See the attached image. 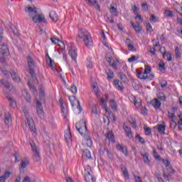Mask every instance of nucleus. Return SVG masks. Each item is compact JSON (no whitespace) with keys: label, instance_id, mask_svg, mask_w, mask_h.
I'll list each match as a JSON object with an SVG mask.
<instances>
[{"label":"nucleus","instance_id":"obj_1","mask_svg":"<svg viewBox=\"0 0 182 182\" xmlns=\"http://www.w3.org/2000/svg\"><path fill=\"white\" fill-rule=\"evenodd\" d=\"M75 127L79 132L80 134L84 137L87 147H92L93 146V141L89 136V132L87 131V126H86V122L85 119H82L75 124Z\"/></svg>","mask_w":182,"mask_h":182},{"label":"nucleus","instance_id":"obj_2","mask_svg":"<svg viewBox=\"0 0 182 182\" xmlns=\"http://www.w3.org/2000/svg\"><path fill=\"white\" fill-rule=\"evenodd\" d=\"M25 11L28 14L30 18H32L33 22L36 23H46V19L45 18V16L43 14H39L38 13V9L36 7L32 8L31 6H27L25 9Z\"/></svg>","mask_w":182,"mask_h":182},{"label":"nucleus","instance_id":"obj_3","mask_svg":"<svg viewBox=\"0 0 182 182\" xmlns=\"http://www.w3.org/2000/svg\"><path fill=\"white\" fill-rule=\"evenodd\" d=\"M78 37L81 39L85 45L86 48L90 49L93 46V40L92 39V36L87 30L80 29L78 32Z\"/></svg>","mask_w":182,"mask_h":182},{"label":"nucleus","instance_id":"obj_4","mask_svg":"<svg viewBox=\"0 0 182 182\" xmlns=\"http://www.w3.org/2000/svg\"><path fill=\"white\" fill-rule=\"evenodd\" d=\"M22 110L26 116V118L27 119V123L28 124V127L33 133H36V127H35V122H33V119L29 117V112H28V110H26V107H23Z\"/></svg>","mask_w":182,"mask_h":182},{"label":"nucleus","instance_id":"obj_5","mask_svg":"<svg viewBox=\"0 0 182 182\" xmlns=\"http://www.w3.org/2000/svg\"><path fill=\"white\" fill-rule=\"evenodd\" d=\"M22 110L26 116V118L27 119V123L28 124V127L33 133H36V127H35V122H33V119L29 117V112H28V110H26V107H23Z\"/></svg>","mask_w":182,"mask_h":182},{"label":"nucleus","instance_id":"obj_6","mask_svg":"<svg viewBox=\"0 0 182 182\" xmlns=\"http://www.w3.org/2000/svg\"><path fill=\"white\" fill-rule=\"evenodd\" d=\"M135 19L136 20L139 19V21H136V25H134V23L132 21L130 22V23L132 24V26L134 29L135 32L136 33H140L142 29L141 26H140V23L143 22V18H141V15L137 14L136 16H135Z\"/></svg>","mask_w":182,"mask_h":182},{"label":"nucleus","instance_id":"obj_7","mask_svg":"<svg viewBox=\"0 0 182 182\" xmlns=\"http://www.w3.org/2000/svg\"><path fill=\"white\" fill-rule=\"evenodd\" d=\"M90 166L87 165L85 168V181L86 182H96V178L90 174Z\"/></svg>","mask_w":182,"mask_h":182},{"label":"nucleus","instance_id":"obj_8","mask_svg":"<svg viewBox=\"0 0 182 182\" xmlns=\"http://www.w3.org/2000/svg\"><path fill=\"white\" fill-rule=\"evenodd\" d=\"M31 146L33 150V161H41V155L39 154V149L35 145V143H31Z\"/></svg>","mask_w":182,"mask_h":182},{"label":"nucleus","instance_id":"obj_9","mask_svg":"<svg viewBox=\"0 0 182 182\" xmlns=\"http://www.w3.org/2000/svg\"><path fill=\"white\" fill-rule=\"evenodd\" d=\"M69 100L71 103L72 107H75V106H77V109H78L79 112H82V107L80 106V102L76 100V97L75 96H70L69 97Z\"/></svg>","mask_w":182,"mask_h":182},{"label":"nucleus","instance_id":"obj_10","mask_svg":"<svg viewBox=\"0 0 182 182\" xmlns=\"http://www.w3.org/2000/svg\"><path fill=\"white\" fill-rule=\"evenodd\" d=\"M36 112L38 117L42 119L43 117V107L42 106V103H41V101L36 100Z\"/></svg>","mask_w":182,"mask_h":182},{"label":"nucleus","instance_id":"obj_11","mask_svg":"<svg viewBox=\"0 0 182 182\" xmlns=\"http://www.w3.org/2000/svg\"><path fill=\"white\" fill-rule=\"evenodd\" d=\"M162 163L163 164H164L168 171V170H171L173 174L176 173V170L173 168V166H171V164L170 163V161H168V159H162Z\"/></svg>","mask_w":182,"mask_h":182},{"label":"nucleus","instance_id":"obj_12","mask_svg":"<svg viewBox=\"0 0 182 182\" xmlns=\"http://www.w3.org/2000/svg\"><path fill=\"white\" fill-rule=\"evenodd\" d=\"M68 53L71 57L72 60H74V62H77V52L75 49H73V47H71V49L69 50Z\"/></svg>","mask_w":182,"mask_h":182},{"label":"nucleus","instance_id":"obj_13","mask_svg":"<svg viewBox=\"0 0 182 182\" xmlns=\"http://www.w3.org/2000/svg\"><path fill=\"white\" fill-rule=\"evenodd\" d=\"M173 174L174 173H171V170H170L168 173H166L164 169H163V176L166 181H171V180H173L172 176Z\"/></svg>","mask_w":182,"mask_h":182},{"label":"nucleus","instance_id":"obj_14","mask_svg":"<svg viewBox=\"0 0 182 182\" xmlns=\"http://www.w3.org/2000/svg\"><path fill=\"white\" fill-rule=\"evenodd\" d=\"M151 105H152L154 109H160L161 107V102L159 100V99L155 98L153 100L151 101Z\"/></svg>","mask_w":182,"mask_h":182},{"label":"nucleus","instance_id":"obj_15","mask_svg":"<svg viewBox=\"0 0 182 182\" xmlns=\"http://www.w3.org/2000/svg\"><path fill=\"white\" fill-rule=\"evenodd\" d=\"M85 1L90 6H95V5H96L95 9L97 11H100V5L99 4V1H97V0H95L94 1H92V0H85Z\"/></svg>","mask_w":182,"mask_h":182},{"label":"nucleus","instance_id":"obj_16","mask_svg":"<svg viewBox=\"0 0 182 182\" xmlns=\"http://www.w3.org/2000/svg\"><path fill=\"white\" fill-rule=\"evenodd\" d=\"M59 102H60V106L63 116L64 119H66L67 114H68V109L65 108V106H63V102L62 101V99L59 100Z\"/></svg>","mask_w":182,"mask_h":182},{"label":"nucleus","instance_id":"obj_17","mask_svg":"<svg viewBox=\"0 0 182 182\" xmlns=\"http://www.w3.org/2000/svg\"><path fill=\"white\" fill-rule=\"evenodd\" d=\"M0 53L1 55H5V56H8V55H9V49L6 44L1 45V48H0Z\"/></svg>","mask_w":182,"mask_h":182},{"label":"nucleus","instance_id":"obj_18","mask_svg":"<svg viewBox=\"0 0 182 182\" xmlns=\"http://www.w3.org/2000/svg\"><path fill=\"white\" fill-rule=\"evenodd\" d=\"M82 157L83 160H89V159H92V154H90V151H89V149L83 150Z\"/></svg>","mask_w":182,"mask_h":182},{"label":"nucleus","instance_id":"obj_19","mask_svg":"<svg viewBox=\"0 0 182 182\" xmlns=\"http://www.w3.org/2000/svg\"><path fill=\"white\" fill-rule=\"evenodd\" d=\"M64 137L67 143H72V134L70 129L65 132Z\"/></svg>","mask_w":182,"mask_h":182},{"label":"nucleus","instance_id":"obj_20","mask_svg":"<svg viewBox=\"0 0 182 182\" xmlns=\"http://www.w3.org/2000/svg\"><path fill=\"white\" fill-rule=\"evenodd\" d=\"M0 83H1V85L9 90H12L14 89V85H12L9 82L5 81V80H0Z\"/></svg>","mask_w":182,"mask_h":182},{"label":"nucleus","instance_id":"obj_21","mask_svg":"<svg viewBox=\"0 0 182 182\" xmlns=\"http://www.w3.org/2000/svg\"><path fill=\"white\" fill-rule=\"evenodd\" d=\"M10 75L14 82H21V78H19V76L18 75V73H16V72H15L14 70H11Z\"/></svg>","mask_w":182,"mask_h":182},{"label":"nucleus","instance_id":"obj_22","mask_svg":"<svg viewBox=\"0 0 182 182\" xmlns=\"http://www.w3.org/2000/svg\"><path fill=\"white\" fill-rule=\"evenodd\" d=\"M22 94L23 96L25 97L26 102H28V103H31V102H32V97H31V95H29L26 90H23L22 91Z\"/></svg>","mask_w":182,"mask_h":182},{"label":"nucleus","instance_id":"obj_23","mask_svg":"<svg viewBox=\"0 0 182 182\" xmlns=\"http://www.w3.org/2000/svg\"><path fill=\"white\" fill-rule=\"evenodd\" d=\"M127 43L129 50H131V52L136 51V49H134V44L133 43V41H130V38H127Z\"/></svg>","mask_w":182,"mask_h":182},{"label":"nucleus","instance_id":"obj_24","mask_svg":"<svg viewBox=\"0 0 182 182\" xmlns=\"http://www.w3.org/2000/svg\"><path fill=\"white\" fill-rule=\"evenodd\" d=\"M12 122V117L11 116L10 112H6L4 114V123L5 124H8Z\"/></svg>","mask_w":182,"mask_h":182},{"label":"nucleus","instance_id":"obj_25","mask_svg":"<svg viewBox=\"0 0 182 182\" xmlns=\"http://www.w3.org/2000/svg\"><path fill=\"white\" fill-rule=\"evenodd\" d=\"M154 130H158L159 133H163L164 134V131L166 130V126L163 124H158L154 127Z\"/></svg>","mask_w":182,"mask_h":182},{"label":"nucleus","instance_id":"obj_26","mask_svg":"<svg viewBox=\"0 0 182 182\" xmlns=\"http://www.w3.org/2000/svg\"><path fill=\"white\" fill-rule=\"evenodd\" d=\"M50 19H52V21H53V22H58L59 17L58 16V14H56V11H52L50 13L49 15Z\"/></svg>","mask_w":182,"mask_h":182},{"label":"nucleus","instance_id":"obj_27","mask_svg":"<svg viewBox=\"0 0 182 182\" xmlns=\"http://www.w3.org/2000/svg\"><path fill=\"white\" fill-rule=\"evenodd\" d=\"M117 149L119 150V151H122L124 156H127L128 152H127V147L123 146L121 144H117Z\"/></svg>","mask_w":182,"mask_h":182},{"label":"nucleus","instance_id":"obj_28","mask_svg":"<svg viewBox=\"0 0 182 182\" xmlns=\"http://www.w3.org/2000/svg\"><path fill=\"white\" fill-rule=\"evenodd\" d=\"M105 73L107 75L108 80H110L111 79H113V77H114V73H113V71L109 68H107L105 70Z\"/></svg>","mask_w":182,"mask_h":182},{"label":"nucleus","instance_id":"obj_29","mask_svg":"<svg viewBox=\"0 0 182 182\" xmlns=\"http://www.w3.org/2000/svg\"><path fill=\"white\" fill-rule=\"evenodd\" d=\"M27 62L28 63V70H33L35 68V64L33 63V59L32 57L28 56L27 58Z\"/></svg>","mask_w":182,"mask_h":182},{"label":"nucleus","instance_id":"obj_30","mask_svg":"<svg viewBox=\"0 0 182 182\" xmlns=\"http://www.w3.org/2000/svg\"><path fill=\"white\" fill-rule=\"evenodd\" d=\"M114 85L118 90H123V83L120 82L119 80H114Z\"/></svg>","mask_w":182,"mask_h":182},{"label":"nucleus","instance_id":"obj_31","mask_svg":"<svg viewBox=\"0 0 182 182\" xmlns=\"http://www.w3.org/2000/svg\"><path fill=\"white\" fill-rule=\"evenodd\" d=\"M5 97H6V99H8L9 102H10L11 107H15V106H16V103L14 100V97L9 96L8 95H5Z\"/></svg>","mask_w":182,"mask_h":182},{"label":"nucleus","instance_id":"obj_32","mask_svg":"<svg viewBox=\"0 0 182 182\" xmlns=\"http://www.w3.org/2000/svg\"><path fill=\"white\" fill-rule=\"evenodd\" d=\"M124 129L127 137H129V139H132V128L127 127V125H124Z\"/></svg>","mask_w":182,"mask_h":182},{"label":"nucleus","instance_id":"obj_33","mask_svg":"<svg viewBox=\"0 0 182 182\" xmlns=\"http://www.w3.org/2000/svg\"><path fill=\"white\" fill-rule=\"evenodd\" d=\"M106 139H108L109 141L114 143V135L112 131H109L107 133Z\"/></svg>","mask_w":182,"mask_h":182},{"label":"nucleus","instance_id":"obj_34","mask_svg":"<svg viewBox=\"0 0 182 182\" xmlns=\"http://www.w3.org/2000/svg\"><path fill=\"white\" fill-rule=\"evenodd\" d=\"M142 157H143V160L145 164H150V159H149V153L145 152L144 154L141 153V154Z\"/></svg>","mask_w":182,"mask_h":182},{"label":"nucleus","instance_id":"obj_35","mask_svg":"<svg viewBox=\"0 0 182 182\" xmlns=\"http://www.w3.org/2000/svg\"><path fill=\"white\" fill-rule=\"evenodd\" d=\"M11 172L6 171L4 175L0 176V182H5L6 178H9L11 177Z\"/></svg>","mask_w":182,"mask_h":182},{"label":"nucleus","instance_id":"obj_36","mask_svg":"<svg viewBox=\"0 0 182 182\" xmlns=\"http://www.w3.org/2000/svg\"><path fill=\"white\" fill-rule=\"evenodd\" d=\"M100 151V154H105V153H107V156L110 159L112 156V154H110V151H109V149L106 147H104L103 150L102 149V148L100 149L99 150Z\"/></svg>","mask_w":182,"mask_h":182},{"label":"nucleus","instance_id":"obj_37","mask_svg":"<svg viewBox=\"0 0 182 182\" xmlns=\"http://www.w3.org/2000/svg\"><path fill=\"white\" fill-rule=\"evenodd\" d=\"M28 86L31 92H32V93H33V95H38V90H36V87H35V85H33L32 84H31L28 82Z\"/></svg>","mask_w":182,"mask_h":182},{"label":"nucleus","instance_id":"obj_38","mask_svg":"<svg viewBox=\"0 0 182 182\" xmlns=\"http://www.w3.org/2000/svg\"><path fill=\"white\" fill-rule=\"evenodd\" d=\"M29 164V161L28 159H23L21 161L20 168H26Z\"/></svg>","mask_w":182,"mask_h":182},{"label":"nucleus","instance_id":"obj_39","mask_svg":"<svg viewBox=\"0 0 182 182\" xmlns=\"http://www.w3.org/2000/svg\"><path fill=\"white\" fill-rule=\"evenodd\" d=\"M50 41L55 45H56L58 43H62V45H63L65 46V43H63V41L59 40L58 38H56L55 37H52V38H50Z\"/></svg>","mask_w":182,"mask_h":182},{"label":"nucleus","instance_id":"obj_40","mask_svg":"<svg viewBox=\"0 0 182 182\" xmlns=\"http://www.w3.org/2000/svg\"><path fill=\"white\" fill-rule=\"evenodd\" d=\"M28 72L33 79V80L35 82V81H37V83H38V77H36V74H35V70H28Z\"/></svg>","mask_w":182,"mask_h":182},{"label":"nucleus","instance_id":"obj_41","mask_svg":"<svg viewBox=\"0 0 182 182\" xmlns=\"http://www.w3.org/2000/svg\"><path fill=\"white\" fill-rule=\"evenodd\" d=\"M110 13L112 14L114 16H117L119 15V11H117V9L114 6H112L109 9Z\"/></svg>","mask_w":182,"mask_h":182},{"label":"nucleus","instance_id":"obj_42","mask_svg":"<svg viewBox=\"0 0 182 182\" xmlns=\"http://www.w3.org/2000/svg\"><path fill=\"white\" fill-rule=\"evenodd\" d=\"M144 129L146 136H151V129H150V127H147V125H144Z\"/></svg>","mask_w":182,"mask_h":182},{"label":"nucleus","instance_id":"obj_43","mask_svg":"<svg viewBox=\"0 0 182 182\" xmlns=\"http://www.w3.org/2000/svg\"><path fill=\"white\" fill-rule=\"evenodd\" d=\"M122 171H123V176L125 178H129V171H127V168L124 167V166L121 167Z\"/></svg>","mask_w":182,"mask_h":182},{"label":"nucleus","instance_id":"obj_44","mask_svg":"<svg viewBox=\"0 0 182 182\" xmlns=\"http://www.w3.org/2000/svg\"><path fill=\"white\" fill-rule=\"evenodd\" d=\"M87 69H92L93 68V62L90 58H87Z\"/></svg>","mask_w":182,"mask_h":182},{"label":"nucleus","instance_id":"obj_45","mask_svg":"<svg viewBox=\"0 0 182 182\" xmlns=\"http://www.w3.org/2000/svg\"><path fill=\"white\" fill-rule=\"evenodd\" d=\"M154 176H155L156 178H157L159 182H164L163 177H161V174H160L159 173L156 172Z\"/></svg>","mask_w":182,"mask_h":182},{"label":"nucleus","instance_id":"obj_46","mask_svg":"<svg viewBox=\"0 0 182 182\" xmlns=\"http://www.w3.org/2000/svg\"><path fill=\"white\" fill-rule=\"evenodd\" d=\"M119 77L122 80V82H126L127 80V77L126 76V74L123 73H119Z\"/></svg>","mask_w":182,"mask_h":182},{"label":"nucleus","instance_id":"obj_47","mask_svg":"<svg viewBox=\"0 0 182 182\" xmlns=\"http://www.w3.org/2000/svg\"><path fill=\"white\" fill-rule=\"evenodd\" d=\"M150 72H151V67L147 65H145V69H144V75H149V73H150Z\"/></svg>","mask_w":182,"mask_h":182},{"label":"nucleus","instance_id":"obj_48","mask_svg":"<svg viewBox=\"0 0 182 182\" xmlns=\"http://www.w3.org/2000/svg\"><path fill=\"white\" fill-rule=\"evenodd\" d=\"M47 56L48 57V60H47V62L48 63V66L50 68H53V63H55V61H53V60H52V58H50V57H49L48 54H47Z\"/></svg>","mask_w":182,"mask_h":182},{"label":"nucleus","instance_id":"obj_49","mask_svg":"<svg viewBox=\"0 0 182 182\" xmlns=\"http://www.w3.org/2000/svg\"><path fill=\"white\" fill-rule=\"evenodd\" d=\"M110 106L113 110H117V104L114 102V100H110Z\"/></svg>","mask_w":182,"mask_h":182},{"label":"nucleus","instance_id":"obj_50","mask_svg":"<svg viewBox=\"0 0 182 182\" xmlns=\"http://www.w3.org/2000/svg\"><path fill=\"white\" fill-rule=\"evenodd\" d=\"M135 139L138 140L139 143H141V144H144V143H146V141H144V139H143V137L140 136V135L139 134L136 135Z\"/></svg>","mask_w":182,"mask_h":182},{"label":"nucleus","instance_id":"obj_51","mask_svg":"<svg viewBox=\"0 0 182 182\" xmlns=\"http://www.w3.org/2000/svg\"><path fill=\"white\" fill-rule=\"evenodd\" d=\"M175 55H176V58L181 57V52H180V48H178V47H176L175 48Z\"/></svg>","mask_w":182,"mask_h":182},{"label":"nucleus","instance_id":"obj_52","mask_svg":"<svg viewBox=\"0 0 182 182\" xmlns=\"http://www.w3.org/2000/svg\"><path fill=\"white\" fill-rule=\"evenodd\" d=\"M129 123L132 125L133 129H136V127H137V122H136V119H132L129 120Z\"/></svg>","mask_w":182,"mask_h":182},{"label":"nucleus","instance_id":"obj_53","mask_svg":"<svg viewBox=\"0 0 182 182\" xmlns=\"http://www.w3.org/2000/svg\"><path fill=\"white\" fill-rule=\"evenodd\" d=\"M70 90L73 95H76V93H77V87H76V85H71Z\"/></svg>","mask_w":182,"mask_h":182},{"label":"nucleus","instance_id":"obj_54","mask_svg":"<svg viewBox=\"0 0 182 182\" xmlns=\"http://www.w3.org/2000/svg\"><path fill=\"white\" fill-rule=\"evenodd\" d=\"M137 76L139 79H144V80H146V74H144V73L139 72L137 73Z\"/></svg>","mask_w":182,"mask_h":182},{"label":"nucleus","instance_id":"obj_55","mask_svg":"<svg viewBox=\"0 0 182 182\" xmlns=\"http://www.w3.org/2000/svg\"><path fill=\"white\" fill-rule=\"evenodd\" d=\"M146 26L147 32H153V27L151 26V24L150 23H147Z\"/></svg>","mask_w":182,"mask_h":182},{"label":"nucleus","instance_id":"obj_56","mask_svg":"<svg viewBox=\"0 0 182 182\" xmlns=\"http://www.w3.org/2000/svg\"><path fill=\"white\" fill-rule=\"evenodd\" d=\"M15 159H16V163L18 162V161H20L21 159L20 157H21V154H19V152H16L14 154Z\"/></svg>","mask_w":182,"mask_h":182},{"label":"nucleus","instance_id":"obj_57","mask_svg":"<svg viewBox=\"0 0 182 182\" xmlns=\"http://www.w3.org/2000/svg\"><path fill=\"white\" fill-rule=\"evenodd\" d=\"M159 70L161 71H163V70H166V64H164L163 62H160L159 64Z\"/></svg>","mask_w":182,"mask_h":182},{"label":"nucleus","instance_id":"obj_58","mask_svg":"<svg viewBox=\"0 0 182 182\" xmlns=\"http://www.w3.org/2000/svg\"><path fill=\"white\" fill-rule=\"evenodd\" d=\"M165 14H166V16H168L170 18H173V16H174V14H173V11H171L170 10H166L165 11Z\"/></svg>","mask_w":182,"mask_h":182},{"label":"nucleus","instance_id":"obj_59","mask_svg":"<svg viewBox=\"0 0 182 182\" xmlns=\"http://www.w3.org/2000/svg\"><path fill=\"white\" fill-rule=\"evenodd\" d=\"M92 89L95 93V95H98L99 93V87H97V84H95L93 86H92Z\"/></svg>","mask_w":182,"mask_h":182},{"label":"nucleus","instance_id":"obj_60","mask_svg":"<svg viewBox=\"0 0 182 182\" xmlns=\"http://www.w3.org/2000/svg\"><path fill=\"white\" fill-rule=\"evenodd\" d=\"M150 21H152V22H157V21H159V17L156 16L154 14H151Z\"/></svg>","mask_w":182,"mask_h":182},{"label":"nucleus","instance_id":"obj_61","mask_svg":"<svg viewBox=\"0 0 182 182\" xmlns=\"http://www.w3.org/2000/svg\"><path fill=\"white\" fill-rule=\"evenodd\" d=\"M176 126H177V122H176L174 120H172L170 123V128L176 129Z\"/></svg>","mask_w":182,"mask_h":182},{"label":"nucleus","instance_id":"obj_62","mask_svg":"<svg viewBox=\"0 0 182 182\" xmlns=\"http://www.w3.org/2000/svg\"><path fill=\"white\" fill-rule=\"evenodd\" d=\"M158 97L159 99H160V100H163L164 102H166V96L164 95V93L159 94Z\"/></svg>","mask_w":182,"mask_h":182},{"label":"nucleus","instance_id":"obj_63","mask_svg":"<svg viewBox=\"0 0 182 182\" xmlns=\"http://www.w3.org/2000/svg\"><path fill=\"white\" fill-rule=\"evenodd\" d=\"M0 63H2V65H5V55H0Z\"/></svg>","mask_w":182,"mask_h":182},{"label":"nucleus","instance_id":"obj_64","mask_svg":"<svg viewBox=\"0 0 182 182\" xmlns=\"http://www.w3.org/2000/svg\"><path fill=\"white\" fill-rule=\"evenodd\" d=\"M135 182H143L141 177L134 175Z\"/></svg>","mask_w":182,"mask_h":182}]
</instances>
